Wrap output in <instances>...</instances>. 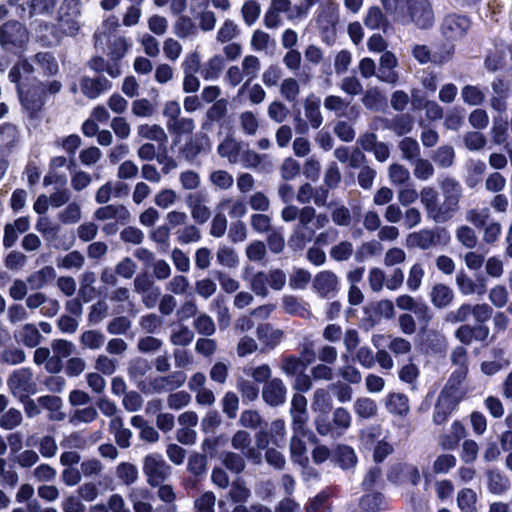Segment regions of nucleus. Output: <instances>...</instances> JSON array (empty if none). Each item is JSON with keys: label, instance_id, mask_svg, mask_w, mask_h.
<instances>
[{"label": "nucleus", "instance_id": "nucleus-1", "mask_svg": "<svg viewBox=\"0 0 512 512\" xmlns=\"http://www.w3.org/2000/svg\"><path fill=\"white\" fill-rule=\"evenodd\" d=\"M33 66L27 61H21L9 72L11 82L17 83L19 97L24 108L31 113L39 111L46 101L44 83H37L31 89L25 90L23 80H28L33 72Z\"/></svg>", "mask_w": 512, "mask_h": 512}, {"label": "nucleus", "instance_id": "nucleus-2", "mask_svg": "<svg viewBox=\"0 0 512 512\" xmlns=\"http://www.w3.org/2000/svg\"><path fill=\"white\" fill-rule=\"evenodd\" d=\"M466 390L446 385L440 391L436 400L432 421L436 425L444 424L456 409L458 404L464 399Z\"/></svg>", "mask_w": 512, "mask_h": 512}, {"label": "nucleus", "instance_id": "nucleus-3", "mask_svg": "<svg viewBox=\"0 0 512 512\" xmlns=\"http://www.w3.org/2000/svg\"><path fill=\"white\" fill-rule=\"evenodd\" d=\"M81 1L63 0L57 11V27L61 35L74 37L81 29Z\"/></svg>", "mask_w": 512, "mask_h": 512}, {"label": "nucleus", "instance_id": "nucleus-4", "mask_svg": "<svg viewBox=\"0 0 512 512\" xmlns=\"http://www.w3.org/2000/svg\"><path fill=\"white\" fill-rule=\"evenodd\" d=\"M287 282L286 273L281 269H270L268 271H259L255 273L249 283L251 290L261 297H267L268 288L275 291L282 290Z\"/></svg>", "mask_w": 512, "mask_h": 512}, {"label": "nucleus", "instance_id": "nucleus-5", "mask_svg": "<svg viewBox=\"0 0 512 512\" xmlns=\"http://www.w3.org/2000/svg\"><path fill=\"white\" fill-rule=\"evenodd\" d=\"M316 210L312 206H304L300 209L298 223L294 227L293 233L289 239L291 246L303 249L307 243H310L315 236L313 226Z\"/></svg>", "mask_w": 512, "mask_h": 512}, {"label": "nucleus", "instance_id": "nucleus-6", "mask_svg": "<svg viewBox=\"0 0 512 512\" xmlns=\"http://www.w3.org/2000/svg\"><path fill=\"white\" fill-rule=\"evenodd\" d=\"M7 386L14 397L23 400L37 392V383L29 368H20L11 373Z\"/></svg>", "mask_w": 512, "mask_h": 512}, {"label": "nucleus", "instance_id": "nucleus-7", "mask_svg": "<svg viewBox=\"0 0 512 512\" xmlns=\"http://www.w3.org/2000/svg\"><path fill=\"white\" fill-rule=\"evenodd\" d=\"M143 473L152 487L163 484L171 474V467L160 454H148L143 460Z\"/></svg>", "mask_w": 512, "mask_h": 512}, {"label": "nucleus", "instance_id": "nucleus-8", "mask_svg": "<svg viewBox=\"0 0 512 512\" xmlns=\"http://www.w3.org/2000/svg\"><path fill=\"white\" fill-rule=\"evenodd\" d=\"M419 197L428 219L435 223L449 221L448 215L444 210V204L443 202H438V193L434 188L430 186L423 187L419 192Z\"/></svg>", "mask_w": 512, "mask_h": 512}, {"label": "nucleus", "instance_id": "nucleus-9", "mask_svg": "<svg viewBox=\"0 0 512 512\" xmlns=\"http://www.w3.org/2000/svg\"><path fill=\"white\" fill-rule=\"evenodd\" d=\"M186 381L183 372H174L168 376H158L150 380L148 384L140 382L138 388L145 394L162 393L181 387Z\"/></svg>", "mask_w": 512, "mask_h": 512}, {"label": "nucleus", "instance_id": "nucleus-10", "mask_svg": "<svg viewBox=\"0 0 512 512\" xmlns=\"http://www.w3.org/2000/svg\"><path fill=\"white\" fill-rule=\"evenodd\" d=\"M439 186L444 197V210L450 220L459 210V202L462 197V187L458 180L448 176L440 181Z\"/></svg>", "mask_w": 512, "mask_h": 512}, {"label": "nucleus", "instance_id": "nucleus-11", "mask_svg": "<svg viewBox=\"0 0 512 512\" xmlns=\"http://www.w3.org/2000/svg\"><path fill=\"white\" fill-rule=\"evenodd\" d=\"M471 27L470 19L465 15L449 14L441 24V34L447 41L462 39Z\"/></svg>", "mask_w": 512, "mask_h": 512}, {"label": "nucleus", "instance_id": "nucleus-12", "mask_svg": "<svg viewBox=\"0 0 512 512\" xmlns=\"http://www.w3.org/2000/svg\"><path fill=\"white\" fill-rule=\"evenodd\" d=\"M134 291L140 295L143 305L154 308L161 296V290L147 274H139L133 281Z\"/></svg>", "mask_w": 512, "mask_h": 512}, {"label": "nucleus", "instance_id": "nucleus-13", "mask_svg": "<svg viewBox=\"0 0 512 512\" xmlns=\"http://www.w3.org/2000/svg\"><path fill=\"white\" fill-rule=\"evenodd\" d=\"M339 21L338 4L334 0H324L315 12V22L323 33L333 32Z\"/></svg>", "mask_w": 512, "mask_h": 512}, {"label": "nucleus", "instance_id": "nucleus-14", "mask_svg": "<svg viewBox=\"0 0 512 512\" xmlns=\"http://www.w3.org/2000/svg\"><path fill=\"white\" fill-rule=\"evenodd\" d=\"M294 5L291 0H271L270 6L264 15V24L269 29L277 28L281 25V14L285 13L286 18L291 22H297L293 13Z\"/></svg>", "mask_w": 512, "mask_h": 512}, {"label": "nucleus", "instance_id": "nucleus-15", "mask_svg": "<svg viewBox=\"0 0 512 512\" xmlns=\"http://www.w3.org/2000/svg\"><path fill=\"white\" fill-rule=\"evenodd\" d=\"M28 40L25 27L18 21H9L0 27V43L4 47L23 46Z\"/></svg>", "mask_w": 512, "mask_h": 512}, {"label": "nucleus", "instance_id": "nucleus-16", "mask_svg": "<svg viewBox=\"0 0 512 512\" xmlns=\"http://www.w3.org/2000/svg\"><path fill=\"white\" fill-rule=\"evenodd\" d=\"M408 9L412 22L421 29L430 28L434 23V13L428 0H409Z\"/></svg>", "mask_w": 512, "mask_h": 512}, {"label": "nucleus", "instance_id": "nucleus-17", "mask_svg": "<svg viewBox=\"0 0 512 512\" xmlns=\"http://www.w3.org/2000/svg\"><path fill=\"white\" fill-rule=\"evenodd\" d=\"M293 430V435L290 439V457L294 463H297L303 468H307L308 457L307 448L304 438H308L311 432L308 428H302V432L298 433L296 429Z\"/></svg>", "mask_w": 512, "mask_h": 512}, {"label": "nucleus", "instance_id": "nucleus-18", "mask_svg": "<svg viewBox=\"0 0 512 512\" xmlns=\"http://www.w3.org/2000/svg\"><path fill=\"white\" fill-rule=\"evenodd\" d=\"M287 388L280 378H273L267 381L262 390L264 402L272 407H277L285 403Z\"/></svg>", "mask_w": 512, "mask_h": 512}, {"label": "nucleus", "instance_id": "nucleus-19", "mask_svg": "<svg viewBox=\"0 0 512 512\" xmlns=\"http://www.w3.org/2000/svg\"><path fill=\"white\" fill-rule=\"evenodd\" d=\"M290 415L292 418V429H296L298 433L302 432V428H307L308 411L307 399L302 394H294L291 400Z\"/></svg>", "mask_w": 512, "mask_h": 512}, {"label": "nucleus", "instance_id": "nucleus-20", "mask_svg": "<svg viewBox=\"0 0 512 512\" xmlns=\"http://www.w3.org/2000/svg\"><path fill=\"white\" fill-rule=\"evenodd\" d=\"M397 66V57L390 51L384 52L380 57L377 78L388 84H396L399 79V75L395 70Z\"/></svg>", "mask_w": 512, "mask_h": 512}, {"label": "nucleus", "instance_id": "nucleus-21", "mask_svg": "<svg viewBox=\"0 0 512 512\" xmlns=\"http://www.w3.org/2000/svg\"><path fill=\"white\" fill-rule=\"evenodd\" d=\"M231 445L234 449L240 450L247 459L254 463L261 461L260 452L251 446V436L248 432L244 430L237 431L231 439Z\"/></svg>", "mask_w": 512, "mask_h": 512}, {"label": "nucleus", "instance_id": "nucleus-22", "mask_svg": "<svg viewBox=\"0 0 512 512\" xmlns=\"http://www.w3.org/2000/svg\"><path fill=\"white\" fill-rule=\"evenodd\" d=\"M111 87V82L105 77L90 78L84 76L80 79L81 92L89 99H96Z\"/></svg>", "mask_w": 512, "mask_h": 512}, {"label": "nucleus", "instance_id": "nucleus-23", "mask_svg": "<svg viewBox=\"0 0 512 512\" xmlns=\"http://www.w3.org/2000/svg\"><path fill=\"white\" fill-rule=\"evenodd\" d=\"M187 206L190 209L191 216L196 223L204 224L209 220L211 211L205 204V197L203 194H189L187 197Z\"/></svg>", "mask_w": 512, "mask_h": 512}, {"label": "nucleus", "instance_id": "nucleus-24", "mask_svg": "<svg viewBox=\"0 0 512 512\" xmlns=\"http://www.w3.org/2000/svg\"><path fill=\"white\" fill-rule=\"evenodd\" d=\"M305 360H302L296 356L288 355L283 357L281 362V370L286 376H297L298 374L305 372L307 366L314 360V353L306 352L304 354Z\"/></svg>", "mask_w": 512, "mask_h": 512}, {"label": "nucleus", "instance_id": "nucleus-25", "mask_svg": "<svg viewBox=\"0 0 512 512\" xmlns=\"http://www.w3.org/2000/svg\"><path fill=\"white\" fill-rule=\"evenodd\" d=\"M436 244V233L432 229H421L419 231L408 234L406 237V246L410 248L428 250Z\"/></svg>", "mask_w": 512, "mask_h": 512}, {"label": "nucleus", "instance_id": "nucleus-26", "mask_svg": "<svg viewBox=\"0 0 512 512\" xmlns=\"http://www.w3.org/2000/svg\"><path fill=\"white\" fill-rule=\"evenodd\" d=\"M313 286L321 297H330L338 290V278L331 271H321L316 275Z\"/></svg>", "mask_w": 512, "mask_h": 512}, {"label": "nucleus", "instance_id": "nucleus-27", "mask_svg": "<svg viewBox=\"0 0 512 512\" xmlns=\"http://www.w3.org/2000/svg\"><path fill=\"white\" fill-rule=\"evenodd\" d=\"M385 406L390 414L401 418L406 417L410 412L409 399L403 393H389L385 398Z\"/></svg>", "mask_w": 512, "mask_h": 512}, {"label": "nucleus", "instance_id": "nucleus-28", "mask_svg": "<svg viewBox=\"0 0 512 512\" xmlns=\"http://www.w3.org/2000/svg\"><path fill=\"white\" fill-rule=\"evenodd\" d=\"M396 305L401 310L414 312L418 316L419 320L425 324H427L431 319L429 308L424 304L417 303L410 295L404 294L398 296L396 299Z\"/></svg>", "mask_w": 512, "mask_h": 512}, {"label": "nucleus", "instance_id": "nucleus-29", "mask_svg": "<svg viewBox=\"0 0 512 512\" xmlns=\"http://www.w3.org/2000/svg\"><path fill=\"white\" fill-rule=\"evenodd\" d=\"M41 407L49 412V419L52 421H63L66 414L63 412V401L54 395H44L37 398Z\"/></svg>", "mask_w": 512, "mask_h": 512}, {"label": "nucleus", "instance_id": "nucleus-30", "mask_svg": "<svg viewBox=\"0 0 512 512\" xmlns=\"http://www.w3.org/2000/svg\"><path fill=\"white\" fill-rule=\"evenodd\" d=\"M304 113L312 128L317 129L322 125L323 117L320 111V99L316 95L310 94L306 97Z\"/></svg>", "mask_w": 512, "mask_h": 512}, {"label": "nucleus", "instance_id": "nucleus-31", "mask_svg": "<svg viewBox=\"0 0 512 512\" xmlns=\"http://www.w3.org/2000/svg\"><path fill=\"white\" fill-rule=\"evenodd\" d=\"M139 137L157 142L159 147H165L168 137L165 130L158 124H142L137 128Z\"/></svg>", "mask_w": 512, "mask_h": 512}, {"label": "nucleus", "instance_id": "nucleus-32", "mask_svg": "<svg viewBox=\"0 0 512 512\" xmlns=\"http://www.w3.org/2000/svg\"><path fill=\"white\" fill-rule=\"evenodd\" d=\"M134 512H153V506L149 503L150 492L146 488H132L128 495Z\"/></svg>", "mask_w": 512, "mask_h": 512}, {"label": "nucleus", "instance_id": "nucleus-33", "mask_svg": "<svg viewBox=\"0 0 512 512\" xmlns=\"http://www.w3.org/2000/svg\"><path fill=\"white\" fill-rule=\"evenodd\" d=\"M240 143L232 137H226L217 147L220 157L226 158L230 164L240 162Z\"/></svg>", "mask_w": 512, "mask_h": 512}, {"label": "nucleus", "instance_id": "nucleus-34", "mask_svg": "<svg viewBox=\"0 0 512 512\" xmlns=\"http://www.w3.org/2000/svg\"><path fill=\"white\" fill-rule=\"evenodd\" d=\"M56 278V270L52 266H44L33 272L27 278V283L32 290H39L51 283Z\"/></svg>", "mask_w": 512, "mask_h": 512}, {"label": "nucleus", "instance_id": "nucleus-35", "mask_svg": "<svg viewBox=\"0 0 512 512\" xmlns=\"http://www.w3.org/2000/svg\"><path fill=\"white\" fill-rule=\"evenodd\" d=\"M109 430L114 435L115 442L121 448H128L131 445L132 431L124 427L122 418L109 421Z\"/></svg>", "mask_w": 512, "mask_h": 512}, {"label": "nucleus", "instance_id": "nucleus-36", "mask_svg": "<svg viewBox=\"0 0 512 512\" xmlns=\"http://www.w3.org/2000/svg\"><path fill=\"white\" fill-rule=\"evenodd\" d=\"M324 108L334 112L337 116L356 115L355 107H350V103L338 95H329L324 99Z\"/></svg>", "mask_w": 512, "mask_h": 512}, {"label": "nucleus", "instance_id": "nucleus-37", "mask_svg": "<svg viewBox=\"0 0 512 512\" xmlns=\"http://www.w3.org/2000/svg\"><path fill=\"white\" fill-rule=\"evenodd\" d=\"M35 32L38 40L44 46H51L60 41L61 33L59 32L58 27L51 23L39 22L35 27Z\"/></svg>", "mask_w": 512, "mask_h": 512}, {"label": "nucleus", "instance_id": "nucleus-38", "mask_svg": "<svg viewBox=\"0 0 512 512\" xmlns=\"http://www.w3.org/2000/svg\"><path fill=\"white\" fill-rule=\"evenodd\" d=\"M217 209L222 212L227 211L231 218H242L247 213L246 203L239 198L233 197L223 198L218 203Z\"/></svg>", "mask_w": 512, "mask_h": 512}, {"label": "nucleus", "instance_id": "nucleus-39", "mask_svg": "<svg viewBox=\"0 0 512 512\" xmlns=\"http://www.w3.org/2000/svg\"><path fill=\"white\" fill-rule=\"evenodd\" d=\"M258 340L267 347L274 348L283 337V332L273 328L270 324H261L256 330Z\"/></svg>", "mask_w": 512, "mask_h": 512}, {"label": "nucleus", "instance_id": "nucleus-40", "mask_svg": "<svg viewBox=\"0 0 512 512\" xmlns=\"http://www.w3.org/2000/svg\"><path fill=\"white\" fill-rule=\"evenodd\" d=\"M211 143L207 135L196 136L195 139L187 142L183 149L182 153L184 157L188 160L195 159L201 152L210 150Z\"/></svg>", "mask_w": 512, "mask_h": 512}, {"label": "nucleus", "instance_id": "nucleus-41", "mask_svg": "<svg viewBox=\"0 0 512 512\" xmlns=\"http://www.w3.org/2000/svg\"><path fill=\"white\" fill-rule=\"evenodd\" d=\"M332 423L335 436H342L352 425V416L344 407H338L333 411Z\"/></svg>", "mask_w": 512, "mask_h": 512}, {"label": "nucleus", "instance_id": "nucleus-42", "mask_svg": "<svg viewBox=\"0 0 512 512\" xmlns=\"http://www.w3.org/2000/svg\"><path fill=\"white\" fill-rule=\"evenodd\" d=\"M461 98L469 106H480L486 100V93L478 85H465L461 89Z\"/></svg>", "mask_w": 512, "mask_h": 512}, {"label": "nucleus", "instance_id": "nucleus-43", "mask_svg": "<svg viewBox=\"0 0 512 512\" xmlns=\"http://www.w3.org/2000/svg\"><path fill=\"white\" fill-rule=\"evenodd\" d=\"M430 297L435 307L443 308L453 301L454 293L448 286L436 284L431 290Z\"/></svg>", "mask_w": 512, "mask_h": 512}, {"label": "nucleus", "instance_id": "nucleus-44", "mask_svg": "<svg viewBox=\"0 0 512 512\" xmlns=\"http://www.w3.org/2000/svg\"><path fill=\"white\" fill-rule=\"evenodd\" d=\"M224 68L223 58L219 55H215L208 59L202 66L200 70L201 76L205 80H214L217 79Z\"/></svg>", "mask_w": 512, "mask_h": 512}, {"label": "nucleus", "instance_id": "nucleus-45", "mask_svg": "<svg viewBox=\"0 0 512 512\" xmlns=\"http://www.w3.org/2000/svg\"><path fill=\"white\" fill-rule=\"evenodd\" d=\"M377 404L369 397L357 398L354 402V412L362 419H369L377 414Z\"/></svg>", "mask_w": 512, "mask_h": 512}, {"label": "nucleus", "instance_id": "nucleus-46", "mask_svg": "<svg viewBox=\"0 0 512 512\" xmlns=\"http://www.w3.org/2000/svg\"><path fill=\"white\" fill-rule=\"evenodd\" d=\"M282 308L290 315L304 317L308 313L307 304L300 298L293 295H285L282 298Z\"/></svg>", "mask_w": 512, "mask_h": 512}, {"label": "nucleus", "instance_id": "nucleus-47", "mask_svg": "<svg viewBox=\"0 0 512 512\" xmlns=\"http://www.w3.org/2000/svg\"><path fill=\"white\" fill-rule=\"evenodd\" d=\"M98 417V411L93 406H87L74 410L69 416V423L77 426L80 424H89Z\"/></svg>", "mask_w": 512, "mask_h": 512}, {"label": "nucleus", "instance_id": "nucleus-48", "mask_svg": "<svg viewBox=\"0 0 512 512\" xmlns=\"http://www.w3.org/2000/svg\"><path fill=\"white\" fill-rule=\"evenodd\" d=\"M477 494L470 488H463L457 494V504L461 512H477Z\"/></svg>", "mask_w": 512, "mask_h": 512}, {"label": "nucleus", "instance_id": "nucleus-49", "mask_svg": "<svg viewBox=\"0 0 512 512\" xmlns=\"http://www.w3.org/2000/svg\"><path fill=\"white\" fill-rule=\"evenodd\" d=\"M487 479L488 489L493 494L500 495L504 493L509 487L507 478L497 470L488 471Z\"/></svg>", "mask_w": 512, "mask_h": 512}, {"label": "nucleus", "instance_id": "nucleus-50", "mask_svg": "<svg viewBox=\"0 0 512 512\" xmlns=\"http://www.w3.org/2000/svg\"><path fill=\"white\" fill-rule=\"evenodd\" d=\"M128 215V210L121 205H107L98 208L94 214L97 220H108L114 218L125 219Z\"/></svg>", "mask_w": 512, "mask_h": 512}, {"label": "nucleus", "instance_id": "nucleus-51", "mask_svg": "<svg viewBox=\"0 0 512 512\" xmlns=\"http://www.w3.org/2000/svg\"><path fill=\"white\" fill-rule=\"evenodd\" d=\"M334 458L344 469L353 467L357 462L354 450L347 445H338L334 452Z\"/></svg>", "mask_w": 512, "mask_h": 512}, {"label": "nucleus", "instance_id": "nucleus-52", "mask_svg": "<svg viewBox=\"0 0 512 512\" xmlns=\"http://www.w3.org/2000/svg\"><path fill=\"white\" fill-rule=\"evenodd\" d=\"M105 335L97 330H87L80 336V344L82 347L97 350L100 349L105 343Z\"/></svg>", "mask_w": 512, "mask_h": 512}, {"label": "nucleus", "instance_id": "nucleus-53", "mask_svg": "<svg viewBox=\"0 0 512 512\" xmlns=\"http://www.w3.org/2000/svg\"><path fill=\"white\" fill-rule=\"evenodd\" d=\"M216 257L217 262L227 268H236L239 264V258L235 250L226 245H222L218 248Z\"/></svg>", "mask_w": 512, "mask_h": 512}, {"label": "nucleus", "instance_id": "nucleus-54", "mask_svg": "<svg viewBox=\"0 0 512 512\" xmlns=\"http://www.w3.org/2000/svg\"><path fill=\"white\" fill-rule=\"evenodd\" d=\"M399 149L401 150L402 157L412 163L419 158L420 146L413 138H403L399 143Z\"/></svg>", "mask_w": 512, "mask_h": 512}, {"label": "nucleus", "instance_id": "nucleus-55", "mask_svg": "<svg viewBox=\"0 0 512 512\" xmlns=\"http://www.w3.org/2000/svg\"><path fill=\"white\" fill-rule=\"evenodd\" d=\"M150 239L159 245L160 252L166 253L170 246V228L166 225L158 226L151 231Z\"/></svg>", "mask_w": 512, "mask_h": 512}, {"label": "nucleus", "instance_id": "nucleus-56", "mask_svg": "<svg viewBox=\"0 0 512 512\" xmlns=\"http://www.w3.org/2000/svg\"><path fill=\"white\" fill-rule=\"evenodd\" d=\"M174 33L179 38L185 39L196 36L197 28L189 17H180L174 24Z\"/></svg>", "mask_w": 512, "mask_h": 512}, {"label": "nucleus", "instance_id": "nucleus-57", "mask_svg": "<svg viewBox=\"0 0 512 512\" xmlns=\"http://www.w3.org/2000/svg\"><path fill=\"white\" fill-rule=\"evenodd\" d=\"M116 475L124 484L131 485L138 479V469L132 463L122 462L116 468Z\"/></svg>", "mask_w": 512, "mask_h": 512}, {"label": "nucleus", "instance_id": "nucleus-58", "mask_svg": "<svg viewBox=\"0 0 512 512\" xmlns=\"http://www.w3.org/2000/svg\"><path fill=\"white\" fill-rule=\"evenodd\" d=\"M18 139V131L15 126L6 124L0 128V151L9 150Z\"/></svg>", "mask_w": 512, "mask_h": 512}, {"label": "nucleus", "instance_id": "nucleus-59", "mask_svg": "<svg viewBox=\"0 0 512 512\" xmlns=\"http://www.w3.org/2000/svg\"><path fill=\"white\" fill-rule=\"evenodd\" d=\"M35 229L43 235L47 241H54L58 235L59 226L53 224L46 216L39 217Z\"/></svg>", "mask_w": 512, "mask_h": 512}, {"label": "nucleus", "instance_id": "nucleus-60", "mask_svg": "<svg viewBox=\"0 0 512 512\" xmlns=\"http://www.w3.org/2000/svg\"><path fill=\"white\" fill-rule=\"evenodd\" d=\"M359 505L364 512H380L383 506V497L380 493L366 494L361 497Z\"/></svg>", "mask_w": 512, "mask_h": 512}, {"label": "nucleus", "instance_id": "nucleus-61", "mask_svg": "<svg viewBox=\"0 0 512 512\" xmlns=\"http://www.w3.org/2000/svg\"><path fill=\"white\" fill-rule=\"evenodd\" d=\"M211 184L221 190H228L233 186V176L225 170H215L209 175Z\"/></svg>", "mask_w": 512, "mask_h": 512}, {"label": "nucleus", "instance_id": "nucleus-62", "mask_svg": "<svg viewBox=\"0 0 512 512\" xmlns=\"http://www.w3.org/2000/svg\"><path fill=\"white\" fill-rule=\"evenodd\" d=\"M388 176L393 185H404L410 180V172L403 165L394 163L389 166Z\"/></svg>", "mask_w": 512, "mask_h": 512}, {"label": "nucleus", "instance_id": "nucleus-63", "mask_svg": "<svg viewBox=\"0 0 512 512\" xmlns=\"http://www.w3.org/2000/svg\"><path fill=\"white\" fill-rule=\"evenodd\" d=\"M34 61L36 65L43 70L45 74L53 75L58 71V63L56 59L49 53H38L35 55Z\"/></svg>", "mask_w": 512, "mask_h": 512}, {"label": "nucleus", "instance_id": "nucleus-64", "mask_svg": "<svg viewBox=\"0 0 512 512\" xmlns=\"http://www.w3.org/2000/svg\"><path fill=\"white\" fill-rule=\"evenodd\" d=\"M163 324L162 318L155 314V313H149L146 315H143L139 319V326L140 328L148 334L156 333L160 330L161 326Z\"/></svg>", "mask_w": 512, "mask_h": 512}]
</instances>
